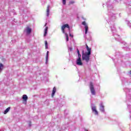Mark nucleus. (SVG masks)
<instances>
[{"mask_svg": "<svg viewBox=\"0 0 131 131\" xmlns=\"http://www.w3.org/2000/svg\"><path fill=\"white\" fill-rule=\"evenodd\" d=\"M106 5H107V11L108 12L109 15V18L107 21L108 24L111 25L110 28L113 33V35L115 37L116 40H117L118 41H121L120 36L116 33V28L114 25V22L115 21V19H116V16H115V14L113 12V6L109 5V2H107Z\"/></svg>", "mask_w": 131, "mask_h": 131, "instance_id": "nucleus-1", "label": "nucleus"}, {"mask_svg": "<svg viewBox=\"0 0 131 131\" xmlns=\"http://www.w3.org/2000/svg\"><path fill=\"white\" fill-rule=\"evenodd\" d=\"M86 49L87 50V52H85L82 51V59L83 61H85L86 63H89V61H90V57H91V55L92 54V48H90L88 45H86Z\"/></svg>", "mask_w": 131, "mask_h": 131, "instance_id": "nucleus-2", "label": "nucleus"}, {"mask_svg": "<svg viewBox=\"0 0 131 131\" xmlns=\"http://www.w3.org/2000/svg\"><path fill=\"white\" fill-rule=\"evenodd\" d=\"M124 91L126 93V99L128 100L127 103H128V102H131V89L125 88L124 89Z\"/></svg>", "mask_w": 131, "mask_h": 131, "instance_id": "nucleus-3", "label": "nucleus"}, {"mask_svg": "<svg viewBox=\"0 0 131 131\" xmlns=\"http://www.w3.org/2000/svg\"><path fill=\"white\" fill-rule=\"evenodd\" d=\"M91 109L92 110V112L94 113L95 115H99V113L97 111V107L93 103H91Z\"/></svg>", "mask_w": 131, "mask_h": 131, "instance_id": "nucleus-4", "label": "nucleus"}, {"mask_svg": "<svg viewBox=\"0 0 131 131\" xmlns=\"http://www.w3.org/2000/svg\"><path fill=\"white\" fill-rule=\"evenodd\" d=\"M90 89L92 95L95 96L96 95V91H95V88L94 87V83L92 82H90Z\"/></svg>", "mask_w": 131, "mask_h": 131, "instance_id": "nucleus-5", "label": "nucleus"}, {"mask_svg": "<svg viewBox=\"0 0 131 131\" xmlns=\"http://www.w3.org/2000/svg\"><path fill=\"white\" fill-rule=\"evenodd\" d=\"M65 28H68L69 30L70 29V27L68 24H64L61 27V30L63 33H65Z\"/></svg>", "mask_w": 131, "mask_h": 131, "instance_id": "nucleus-6", "label": "nucleus"}, {"mask_svg": "<svg viewBox=\"0 0 131 131\" xmlns=\"http://www.w3.org/2000/svg\"><path fill=\"white\" fill-rule=\"evenodd\" d=\"M82 25H84V29H85V34H87L88 33V31H89V27L88 26V25L86 24V23H85V21H83L82 23Z\"/></svg>", "mask_w": 131, "mask_h": 131, "instance_id": "nucleus-7", "label": "nucleus"}, {"mask_svg": "<svg viewBox=\"0 0 131 131\" xmlns=\"http://www.w3.org/2000/svg\"><path fill=\"white\" fill-rule=\"evenodd\" d=\"M76 63L77 65H78L79 66H82L83 64L81 61V58H77Z\"/></svg>", "mask_w": 131, "mask_h": 131, "instance_id": "nucleus-8", "label": "nucleus"}, {"mask_svg": "<svg viewBox=\"0 0 131 131\" xmlns=\"http://www.w3.org/2000/svg\"><path fill=\"white\" fill-rule=\"evenodd\" d=\"M104 106V104H103V102H101L100 104V108L99 110L101 111V112H102L104 113L105 112V108Z\"/></svg>", "mask_w": 131, "mask_h": 131, "instance_id": "nucleus-9", "label": "nucleus"}, {"mask_svg": "<svg viewBox=\"0 0 131 131\" xmlns=\"http://www.w3.org/2000/svg\"><path fill=\"white\" fill-rule=\"evenodd\" d=\"M23 103L26 104L27 103V100H28V97L27 95H23Z\"/></svg>", "mask_w": 131, "mask_h": 131, "instance_id": "nucleus-10", "label": "nucleus"}, {"mask_svg": "<svg viewBox=\"0 0 131 131\" xmlns=\"http://www.w3.org/2000/svg\"><path fill=\"white\" fill-rule=\"evenodd\" d=\"M25 31L26 32V34L27 35H29V34H30V33H31V31H32V29H31V28H29V27H27L25 29Z\"/></svg>", "mask_w": 131, "mask_h": 131, "instance_id": "nucleus-11", "label": "nucleus"}, {"mask_svg": "<svg viewBox=\"0 0 131 131\" xmlns=\"http://www.w3.org/2000/svg\"><path fill=\"white\" fill-rule=\"evenodd\" d=\"M47 23H46L45 26V33H44V36H47V34H48V29H49V28L47 27Z\"/></svg>", "mask_w": 131, "mask_h": 131, "instance_id": "nucleus-12", "label": "nucleus"}, {"mask_svg": "<svg viewBox=\"0 0 131 131\" xmlns=\"http://www.w3.org/2000/svg\"><path fill=\"white\" fill-rule=\"evenodd\" d=\"M49 61V51L47 52L46 56V64H48Z\"/></svg>", "mask_w": 131, "mask_h": 131, "instance_id": "nucleus-13", "label": "nucleus"}, {"mask_svg": "<svg viewBox=\"0 0 131 131\" xmlns=\"http://www.w3.org/2000/svg\"><path fill=\"white\" fill-rule=\"evenodd\" d=\"M50 15V5H48L47 9V16L49 17Z\"/></svg>", "mask_w": 131, "mask_h": 131, "instance_id": "nucleus-14", "label": "nucleus"}, {"mask_svg": "<svg viewBox=\"0 0 131 131\" xmlns=\"http://www.w3.org/2000/svg\"><path fill=\"white\" fill-rule=\"evenodd\" d=\"M10 109H11V107H9L7 108H6L4 112V114H7L9 111H10Z\"/></svg>", "mask_w": 131, "mask_h": 131, "instance_id": "nucleus-15", "label": "nucleus"}, {"mask_svg": "<svg viewBox=\"0 0 131 131\" xmlns=\"http://www.w3.org/2000/svg\"><path fill=\"white\" fill-rule=\"evenodd\" d=\"M55 93H56V87H54L52 91V97H54V96H55Z\"/></svg>", "mask_w": 131, "mask_h": 131, "instance_id": "nucleus-16", "label": "nucleus"}, {"mask_svg": "<svg viewBox=\"0 0 131 131\" xmlns=\"http://www.w3.org/2000/svg\"><path fill=\"white\" fill-rule=\"evenodd\" d=\"M77 52L78 54V58H81V54H80V52H79L78 49H77Z\"/></svg>", "mask_w": 131, "mask_h": 131, "instance_id": "nucleus-17", "label": "nucleus"}, {"mask_svg": "<svg viewBox=\"0 0 131 131\" xmlns=\"http://www.w3.org/2000/svg\"><path fill=\"white\" fill-rule=\"evenodd\" d=\"M4 67V65L3 63H0V72H2V70H3V68Z\"/></svg>", "mask_w": 131, "mask_h": 131, "instance_id": "nucleus-18", "label": "nucleus"}, {"mask_svg": "<svg viewBox=\"0 0 131 131\" xmlns=\"http://www.w3.org/2000/svg\"><path fill=\"white\" fill-rule=\"evenodd\" d=\"M45 48L46 49H48L49 47L48 46V41H45Z\"/></svg>", "mask_w": 131, "mask_h": 131, "instance_id": "nucleus-19", "label": "nucleus"}, {"mask_svg": "<svg viewBox=\"0 0 131 131\" xmlns=\"http://www.w3.org/2000/svg\"><path fill=\"white\" fill-rule=\"evenodd\" d=\"M66 38H67V41H68L69 40V37H68V35L67 34V33H66Z\"/></svg>", "mask_w": 131, "mask_h": 131, "instance_id": "nucleus-20", "label": "nucleus"}, {"mask_svg": "<svg viewBox=\"0 0 131 131\" xmlns=\"http://www.w3.org/2000/svg\"><path fill=\"white\" fill-rule=\"evenodd\" d=\"M126 23H127L128 26H129V27H130V23L128 20H126Z\"/></svg>", "mask_w": 131, "mask_h": 131, "instance_id": "nucleus-21", "label": "nucleus"}, {"mask_svg": "<svg viewBox=\"0 0 131 131\" xmlns=\"http://www.w3.org/2000/svg\"><path fill=\"white\" fill-rule=\"evenodd\" d=\"M127 108L128 109H130V111L129 112H130V113H131V105L127 104Z\"/></svg>", "mask_w": 131, "mask_h": 131, "instance_id": "nucleus-22", "label": "nucleus"}, {"mask_svg": "<svg viewBox=\"0 0 131 131\" xmlns=\"http://www.w3.org/2000/svg\"><path fill=\"white\" fill-rule=\"evenodd\" d=\"M63 5H66V0H62Z\"/></svg>", "mask_w": 131, "mask_h": 131, "instance_id": "nucleus-23", "label": "nucleus"}, {"mask_svg": "<svg viewBox=\"0 0 131 131\" xmlns=\"http://www.w3.org/2000/svg\"><path fill=\"white\" fill-rule=\"evenodd\" d=\"M69 51H70V52H72V48L69 47Z\"/></svg>", "mask_w": 131, "mask_h": 131, "instance_id": "nucleus-24", "label": "nucleus"}, {"mask_svg": "<svg viewBox=\"0 0 131 131\" xmlns=\"http://www.w3.org/2000/svg\"><path fill=\"white\" fill-rule=\"evenodd\" d=\"M70 4H74V1H71L70 2Z\"/></svg>", "mask_w": 131, "mask_h": 131, "instance_id": "nucleus-25", "label": "nucleus"}, {"mask_svg": "<svg viewBox=\"0 0 131 131\" xmlns=\"http://www.w3.org/2000/svg\"><path fill=\"white\" fill-rule=\"evenodd\" d=\"M70 36H71L72 37H73V35H71V34L70 33Z\"/></svg>", "mask_w": 131, "mask_h": 131, "instance_id": "nucleus-26", "label": "nucleus"}, {"mask_svg": "<svg viewBox=\"0 0 131 131\" xmlns=\"http://www.w3.org/2000/svg\"><path fill=\"white\" fill-rule=\"evenodd\" d=\"M129 74H130V77H131V71L129 72Z\"/></svg>", "mask_w": 131, "mask_h": 131, "instance_id": "nucleus-27", "label": "nucleus"}, {"mask_svg": "<svg viewBox=\"0 0 131 131\" xmlns=\"http://www.w3.org/2000/svg\"><path fill=\"white\" fill-rule=\"evenodd\" d=\"M125 43H126L124 42V45H125Z\"/></svg>", "mask_w": 131, "mask_h": 131, "instance_id": "nucleus-28", "label": "nucleus"}, {"mask_svg": "<svg viewBox=\"0 0 131 131\" xmlns=\"http://www.w3.org/2000/svg\"><path fill=\"white\" fill-rule=\"evenodd\" d=\"M85 131H89V130H86Z\"/></svg>", "mask_w": 131, "mask_h": 131, "instance_id": "nucleus-29", "label": "nucleus"}, {"mask_svg": "<svg viewBox=\"0 0 131 131\" xmlns=\"http://www.w3.org/2000/svg\"><path fill=\"white\" fill-rule=\"evenodd\" d=\"M1 131V130H0Z\"/></svg>", "mask_w": 131, "mask_h": 131, "instance_id": "nucleus-30", "label": "nucleus"}]
</instances>
